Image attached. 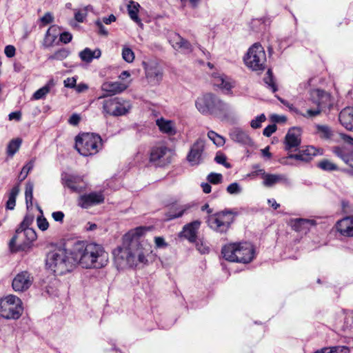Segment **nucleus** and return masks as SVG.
Returning a JSON list of instances; mask_svg holds the SVG:
<instances>
[{
    "mask_svg": "<svg viewBox=\"0 0 353 353\" xmlns=\"http://www.w3.org/2000/svg\"><path fill=\"white\" fill-rule=\"evenodd\" d=\"M145 228L139 227L126 233L121 245L113 251L114 261L117 269L136 267L139 264H146L147 257L152 252L151 245L141 236Z\"/></svg>",
    "mask_w": 353,
    "mask_h": 353,
    "instance_id": "1",
    "label": "nucleus"
},
{
    "mask_svg": "<svg viewBox=\"0 0 353 353\" xmlns=\"http://www.w3.org/2000/svg\"><path fill=\"white\" fill-rule=\"evenodd\" d=\"M75 256L79 258L80 265L85 268H102L107 265L109 261L108 253L104 248L95 243L77 244Z\"/></svg>",
    "mask_w": 353,
    "mask_h": 353,
    "instance_id": "2",
    "label": "nucleus"
},
{
    "mask_svg": "<svg viewBox=\"0 0 353 353\" xmlns=\"http://www.w3.org/2000/svg\"><path fill=\"white\" fill-rule=\"evenodd\" d=\"M198 111L203 114H212L221 119H228L234 115L235 110L230 103L212 93H206L195 101Z\"/></svg>",
    "mask_w": 353,
    "mask_h": 353,
    "instance_id": "3",
    "label": "nucleus"
},
{
    "mask_svg": "<svg viewBox=\"0 0 353 353\" xmlns=\"http://www.w3.org/2000/svg\"><path fill=\"white\" fill-rule=\"evenodd\" d=\"M221 253L227 261L243 263L251 262L255 256L254 246L248 242L225 245L223 247Z\"/></svg>",
    "mask_w": 353,
    "mask_h": 353,
    "instance_id": "4",
    "label": "nucleus"
},
{
    "mask_svg": "<svg viewBox=\"0 0 353 353\" xmlns=\"http://www.w3.org/2000/svg\"><path fill=\"white\" fill-rule=\"evenodd\" d=\"M46 264L49 270L57 275L70 272L74 266L67 252L62 249L50 252L46 256Z\"/></svg>",
    "mask_w": 353,
    "mask_h": 353,
    "instance_id": "5",
    "label": "nucleus"
},
{
    "mask_svg": "<svg viewBox=\"0 0 353 353\" xmlns=\"http://www.w3.org/2000/svg\"><path fill=\"white\" fill-rule=\"evenodd\" d=\"M103 147L101 137L94 133H83L76 137L75 148L84 157L97 154Z\"/></svg>",
    "mask_w": 353,
    "mask_h": 353,
    "instance_id": "6",
    "label": "nucleus"
},
{
    "mask_svg": "<svg viewBox=\"0 0 353 353\" xmlns=\"http://www.w3.org/2000/svg\"><path fill=\"white\" fill-rule=\"evenodd\" d=\"M36 239L37 234L32 228L19 226L9 242L10 250L12 252L26 251L31 248L32 242Z\"/></svg>",
    "mask_w": 353,
    "mask_h": 353,
    "instance_id": "7",
    "label": "nucleus"
},
{
    "mask_svg": "<svg viewBox=\"0 0 353 353\" xmlns=\"http://www.w3.org/2000/svg\"><path fill=\"white\" fill-rule=\"evenodd\" d=\"M244 62L252 70H263L265 68L266 54L262 46L259 43L252 46L244 57Z\"/></svg>",
    "mask_w": 353,
    "mask_h": 353,
    "instance_id": "8",
    "label": "nucleus"
},
{
    "mask_svg": "<svg viewBox=\"0 0 353 353\" xmlns=\"http://www.w3.org/2000/svg\"><path fill=\"white\" fill-rule=\"evenodd\" d=\"M330 96L324 90L314 89L310 91L309 102L315 105V108H308L301 115L305 118H313L320 114L321 110L326 107L330 103Z\"/></svg>",
    "mask_w": 353,
    "mask_h": 353,
    "instance_id": "9",
    "label": "nucleus"
},
{
    "mask_svg": "<svg viewBox=\"0 0 353 353\" xmlns=\"http://www.w3.org/2000/svg\"><path fill=\"white\" fill-rule=\"evenodd\" d=\"M132 108L130 101L122 97H113L103 102V113L114 117L126 114Z\"/></svg>",
    "mask_w": 353,
    "mask_h": 353,
    "instance_id": "10",
    "label": "nucleus"
},
{
    "mask_svg": "<svg viewBox=\"0 0 353 353\" xmlns=\"http://www.w3.org/2000/svg\"><path fill=\"white\" fill-rule=\"evenodd\" d=\"M174 151L163 145L152 148L150 153V161L154 165L163 167L171 163Z\"/></svg>",
    "mask_w": 353,
    "mask_h": 353,
    "instance_id": "11",
    "label": "nucleus"
},
{
    "mask_svg": "<svg viewBox=\"0 0 353 353\" xmlns=\"http://www.w3.org/2000/svg\"><path fill=\"white\" fill-rule=\"evenodd\" d=\"M233 221L231 211H223L215 214L210 215L207 223L212 230L219 232H225Z\"/></svg>",
    "mask_w": 353,
    "mask_h": 353,
    "instance_id": "12",
    "label": "nucleus"
},
{
    "mask_svg": "<svg viewBox=\"0 0 353 353\" xmlns=\"http://www.w3.org/2000/svg\"><path fill=\"white\" fill-rule=\"evenodd\" d=\"M205 141L203 139H196L191 145L186 159L192 166L198 165L203 163L205 159Z\"/></svg>",
    "mask_w": 353,
    "mask_h": 353,
    "instance_id": "13",
    "label": "nucleus"
},
{
    "mask_svg": "<svg viewBox=\"0 0 353 353\" xmlns=\"http://www.w3.org/2000/svg\"><path fill=\"white\" fill-rule=\"evenodd\" d=\"M146 78L152 85H157L163 78V70L161 65L154 61L143 62Z\"/></svg>",
    "mask_w": 353,
    "mask_h": 353,
    "instance_id": "14",
    "label": "nucleus"
},
{
    "mask_svg": "<svg viewBox=\"0 0 353 353\" xmlns=\"http://www.w3.org/2000/svg\"><path fill=\"white\" fill-rule=\"evenodd\" d=\"M34 281V277L28 271L18 273L13 279L12 286L15 292H23L28 290Z\"/></svg>",
    "mask_w": 353,
    "mask_h": 353,
    "instance_id": "15",
    "label": "nucleus"
},
{
    "mask_svg": "<svg viewBox=\"0 0 353 353\" xmlns=\"http://www.w3.org/2000/svg\"><path fill=\"white\" fill-rule=\"evenodd\" d=\"M104 199L102 192H91L81 195L78 199V205L82 208L87 209L103 203Z\"/></svg>",
    "mask_w": 353,
    "mask_h": 353,
    "instance_id": "16",
    "label": "nucleus"
},
{
    "mask_svg": "<svg viewBox=\"0 0 353 353\" xmlns=\"http://www.w3.org/2000/svg\"><path fill=\"white\" fill-rule=\"evenodd\" d=\"M212 79L213 85L219 88L225 94L230 93L234 86V81L223 74L214 72Z\"/></svg>",
    "mask_w": 353,
    "mask_h": 353,
    "instance_id": "17",
    "label": "nucleus"
},
{
    "mask_svg": "<svg viewBox=\"0 0 353 353\" xmlns=\"http://www.w3.org/2000/svg\"><path fill=\"white\" fill-rule=\"evenodd\" d=\"M61 180L63 186L72 192H81L85 188L81 176L65 174L62 176Z\"/></svg>",
    "mask_w": 353,
    "mask_h": 353,
    "instance_id": "18",
    "label": "nucleus"
},
{
    "mask_svg": "<svg viewBox=\"0 0 353 353\" xmlns=\"http://www.w3.org/2000/svg\"><path fill=\"white\" fill-rule=\"evenodd\" d=\"M128 85L121 81H105L101 85V90L106 94L99 97V99L105 97V96H112L119 94L128 88Z\"/></svg>",
    "mask_w": 353,
    "mask_h": 353,
    "instance_id": "19",
    "label": "nucleus"
},
{
    "mask_svg": "<svg viewBox=\"0 0 353 353\" xmlns=\"http://www.w3.org/2000/svg\"><path fill=\"white\" fill-rule=\"evenodd\" d=\"M285 150L296 151L301 144V132L298 128L289 130L285 135Z\"/></svg>",
    "mask_w": 353,
    "mask_h": 353,
    "instance_id": "20",
    "label": "nucleus"
},
{
    "mask_svg": "<svg viewBox=\"0 0 353 353\" xmlns=\"http://www.w3.org/2000/svg\"><path fill=\"white\" fill-rule=\"evenodd\" d=\"M23 312L22 306H12L8 303H1L0 316L7 319H17Z\"/></svg>",
    "mask_w": 353,
    "mask_h": 353,
    "instance_id": "21",
    "label": "nucleus"
},
{
    "mask_svg": "<svg viewBox=\"0 0 353 353\" xmlns=\"http://www.w3.org/2000/svg\"><path fill=\"white\" fill-rule=\"evenodd\" d=\"M231 139L241 145H252L253 141L248 133L241 128H234L230 132Z\"/></svg>",
    "mask_w": 353,
    "mask_h": 353,
    "instance_id": "22",
    "label": "nucleus"
},
{
    "mask_svg": "<svg viewBox=\"0 0 353 353\" xmlns=\"http://www.w3.org/2000/svg\"><path fill=\"white\" fill-rule=\"evenodd\" d=\"M201 221H194L184 225L180 236L187 239L190 242H194L196 239L197 231L200 227Z\"/></svg>",
    "mask_w": 353,
    "mask_h": 353,
    "instance_id": "23",
    "label": "nucleus"
},
{
    "mask_svg": "<svg viewBox=\"0 0 353 353\" xmlns=\"http://www.w3.org/2000/svg\"><path fill=\"white\" fill-rule=\"evenodd\" d=\"M288 179L285 174L267 173L263 176L262 185L266 188H272L278 183H288Z\"/></svg>",
    "mask_w": 353,
    "mask_h": 353,
    "instance_id": "24",
    "label": "nucleus"
},
{
    "mask_svg": "<svg viewBox=\"0 0 353 353\" xmlns=\"http://www.w3.org/2000/svg\"><path fill=\"white\" fill-rule=\"evenodd\" d=\"M336 229L343 236H353V216H347L339 221Z\"/></svg>",
    "mask_w": 353,
    "mask_h": 353,
    "instance_id": "25",
    "label": "nucleus"
},
{
    "mask_svg": "<svg viewBox=\"0 0 353 353\" xmlns=\"http://www.w3.org/2000/svg\"><path fill=\"white\" fill-rule=\"evenodd\" d=\"M341 124L347 130L353 131V108H346L339 115Z\"/></svg>",
    "mask_w": 353,
    "mask_h": 353,
    "instance_id": "26",
    "label": "nucleus"
},
{
    "mask_svg": "<svg viewBox=\"0 0 353 353\" xmlns=\"http://www.w3.org/2000/svg\"><path fill=\"white\" fill-rule=\"evenodd\" d=\"M156 124L162 133L170 136L175 135L176 133L175 123L171 120H167L161 117L157 119Z\"/></svg>",
    "mask_w": 353,
    "mask_h": 353,
    "instance_id": "27",
    "label": "nucleus"
},
{
    "mask_svg": "<svg viewBox=\"0 0 353 353\" xmlns=\"http://www.w3.org/2000/svg\"><path fill=\"white\" fill-rule=\"evenodd\" d=\"M315 224L316 221L312 219H296L294 221L292 227L297 232L306 233Z\"/></svg>",
    "mask_w": 353,
    "mask_h": 353,
    "instance_id": "28",
    "label": "nucleus"
},
{
    "mask_svg": "<svg viewBox=\"0 0 353 353\" xmlns=\"http://www.w3.org/2000/svg\"><path fill=\"white\" fill-rule=\"evenodd\" d=\"M333 152L346 164L353 167V155L350 154L349 149L345 146H336L332 149Z\"/></svg>",
    "mask_w": 353,
    "mask_h": 353,
    "instance_id": "29",
    "label": "nucleus"
},
{
    "mask_svg": "<svg viewBox=\"0 0 353 353\" xmlns=\"http://www.w3.org/2000/svg\"><path fill=\"white\" fill-rule=\"evenodd\" d=\"M79 55L83 61L85 63H90L94 59L100 58L101 56V51L99 48L92 50L89 48H85L83 50L79 52Z\"/></svg>",
    "mask_w": 353,
    "mask_h": 353,
    "instance_id": "30",
    "label": "nucleus"
},
{
    "mask_svg": "<svg viewBox=\"0 0 353 353\" xmlns=\"http://www.w3.org/2000/svg\"><path fill=\"white\" fill-rule=\"evenodd\" d=\"M55 81L50 79L47 83L42 88L37 90L32 95V99L39 100L44 99L50 90L55 86Z\"/></svg>",
    "mask_w": 353,
    "mask_h": 353,
    "instance_id": "31",
    "label": "nucleus"
},
{
    "mask_svg": "<svg viewBox=\"0 0 353 353\" xmlns=\"http://www.w3.org/2000/svg\"><path fill=\"white\" fill-rule=\"evenodd\" d=\"M315 128L316 134L321 139L327 140L333 137V130L328 125L317 124Z\"/></svg>",
    "mask_w": 353,
    "mask_h": 353,
    "instance_id": "32",
    "label": "nucleus"
},
{
    "mask_svg": "<svg viewBox=\"0 0 353 353\" xmlns=\"http://www.w3.org/2000/svg\"><path fill=\"white\" fill-rule=\"evenodd\" d=\"M56 26H53L49 28L47 30L42 43L44 48H47L53 45L57 37V35L56 34Z\"/></svg>",
    "mask_w": 353,
    "mask_h": 353,
    "instance_id": "33",
    "label": "nucleus"
},
{
    "mask_svg": "<svg viewBox=\"0 0 353 353\" xmlns=\"http://www.w3.org/2000/svg\"><path fill=\"white\" fill-rule=\"evenodd\" d=\"M140 8V5L134 1H130L128 5V12L130 17L134 21L137 23H141V20L138 17L139 9Z\"/></svg>",
    "mask_w": 353,
    "mask_h": 353,
    "instance_id": "34",
    "label": "nucleus"
},
{
    "mask_svg": "<svg viewBox=\"0 0 353 353\" xmlns=\"http://www.w3.org/2000/svg\"><path fill=\"white\" fill-rule=\"evenodd\" d=\"M22 143V140L20 138H17L11 140L8 144L6 152L7 154L12 157L19 150L21 145Z\"/></svg>",
    "mask_w": 353,
    "mask_h": 353,
    "instance_id": "35",
    "label": "nucleus"
},
{
    "mask_svg": "<svg viewBox=\"0 0 353 353\" xmlns=\"http://www.w3.org/2000/svg\"><path fill=\"white\" fill-rule=\"evenodd\" d=\"M19 189L18 186H14L8 195V200L6 202V209L7 210H13L16 205V198L17 194H19Z\"/></svg>",
    "mask_w": 353,
    "mask_h": 353,
    "instance_id": "36",
    "label": "nucleus"
},
{
    "mask_svg": "<svg viewBox=\"0 0 353 353\" xmlns=\"http://www.w3.org/2000/svg\"><path fill=\"white\" fill-rule=\"evenodd\" d=\"M34 185L31 182H28L26 185L25 197L27 208L32 205Z\"/></svg>",
    "mask_w": 353,
    "mask_h": 353,
    "instance_id": "37",
    "label": "nucleus"
},
{
    "mask_svg": "<svg viewBox=\"0 0 353 353\" xmlns=\"http://www.w3.org/2000/svg\"><path fill=\"white\" fill-rule=\"evenodd\" d=\"M315 353H350V350L349 348L345 346H336L322 348Z\"/></svg>",
    "mask_w": 353,
    "mask_h": 353,
    "instance_id": "38",
    "label": "nucleus"
},
{
    "mask_svg": "<svg viewBox=\"0 0 353 353\" xmlns=\"http://www.w3.org/2000/svg\"><path fill=\"white\" fill-rule=\"evenodd\" d=\"M70 52L67 48H61L56 51L53 54L48 57L49 60H58L62 61L66 59L70 54Z\"/></svg>",
    "mask_w": 353,
    "mask_h": 353,
    "instance_id": "39",
    "label": "nucleus"
},
{
    "mask_svg": "<svg viewBox=\"0 0 353 353\" xmlns=\"http://www.w3.org/2000/svg\"><path fill=\"white\" fill-rule=\"evenodd\" d=\"M208 137L217 146H222L225 142V139L222 136L212 130L208 132Z\"/></svg>",
    "mask_w": 353,
    "mask_h": 353,
    "instance_id": "40",
    "label": "nucleus"
},
{
    "mask_svg": "<svg viewBox=\"0 0 353 353\" xmlns=\"http://www.w3.org/2000/svg\"><path fill=\"white\" fill-rule=\"evenodd\" d=\"M264 82L273 92H275L277 90V87L274 81L272 72L270 69L267 71L266 75L264 77Z\"/></svg>",
    "mask_w": 353,
    "mask_h": 353,
    "instance_id": "41",
    "label": "nucleus"
},
{
    "mask_svg": "<svg viewBox=\"0 0 353 353\" xmlns=\"http://www.w3.org/2000/svg\"><path fill=\"white\" fill-rule=\"evenodd\" d=\"M1 303H8L12 306H22V302L21 299L17 296L12 294L7 296L1 302Z\"/></svg>",
    "mask_w": 353,
    "mask_h": 353,
    "instance_id": "42",
    "label": "nucleus"
},
{
    "mask_svg": "<svg viewBox=\"0 0 353 353\" xmlns=\"http://www.w3.org/2000/svg\"><path fill=\"white\" fill-rule=\"evenodd\" d=\"M34 165V159H31L22 168L21 173H20V177L21 180H24L30 171L32 170Z\"/></svg>",
    "mask_w": 353,
    "mask_h": 353,
    "instance_id": "43",
    "label": "nucleus"
},
{
    "mask_svg": "<svg viewBox=\"0 0 353 353\" xmlns=\"http://www.w3.org/2000/svg\"><path fill=\"white\" fill-rule=\"evenodd\" d=\"M195 245L197 250L201 254H206L209 252L210 248L208 245V243L204 241L203 239H199L198 240L196 239Z\"/></svg>",
    "mask_w": 353,
    "mask_h": 353,
    "instance_id": "44",
    "label": "nucleus"
},
{
    "mask_svg": "<svg viewBox=\"0 0 353 353\" xmlns=\"http://www.w3.org/2000/svg\"><path fill=\"white\" fill-rule=\"evenodd\" d=\"M122 57L128 63H132L134 59V52L128 47H124L122 50Z\"/></svg>",
    "mask_w": 353,
    "mask_h": 353,
    "instance_id": "45",
    "label": "nucleus"
},
{
    "mask_svg": "<svg viewBox=\"0 0 353 353\" xmlns=\"http://www.w3.org/2000/svg\"><path fill=\"white\" fill-rule=\"evenodd\" d=\"M183 39L179 34L173 33L170 36L169 41L175 50H179V46Z\"/></svg>",
    "mask_w": 353,
    "mask_h": 353,
    "instance_id": "46",
    "label": "nucleus"
},
{
    "mask_svg": "<svg viewBox=\"0 0 353 353\" xmlns=\"http://www.w3.org/2000/svg\"><path fill=\"white\" fill-rule=\"evenodd\" d=\"M208 181L212 184H219L223 181V176L221 174L211 172L207 176Z\"/></svg>",
    "mask_w": 353,
    "mask_h": 353,
    "instance_id": "47",
    "label": "nucleus"
},
{
    "mask_svg": "<svg viewBox=\"0 0 353 353\" xmlns=\"http://www.w3.org/2000/svg\"><path fill=\"white\" fill-rule=\"evenodd\" d=\"M252 168L253 171L248 174V176L254 179L258 176H261V179H263V176L266 174L265 170L261 168V167L259 165H254L252 166Z\"/></svg>",
    "mask_w": 353,
    "mask_h": 353,
    "instance_id": "48",
    "label": "nucleus"
},
{
    "mask_svg": "<svg viewBox=\"0 0 353 353\" xmlns=\"http://www.w3.org/2000/svg\"><path fill=\"white\" fill-rule=\"evenodd\" d=\"M226 190L230 194H241L243 190L241 186L236 182L230 183L227 187Z\"/></svg>",
    "mask_w": 353,
    "mask_h": 353,
    "instance_id": "49",
    "label": "nucleus"
},
{
    "mask_svg": "<svg viewBox=\"0 0 353 353\" xmlns=\"http://www.w3.org/2000/svg\"><path fill=\"white\" fill-rule=\"evenodd\" d=\"M304 157L308 159V161H311L316 154V149L313 146H307L305 149L301 150Z\"/></svg>",
    "mask_w": 353,
    "mask_h": 353,
    "instance_id": "50",
    "label": "nucleus"
},
{
    "mask_svg": "<svg viewBox=\"0 0 353 353\" xmlns=\"http://www.w3.org/2000/svg\"><path fill=\"white\" fill-rule=\"evenodd\" d=\"M266 120V117L264 114H261L257 116L255 119H252L250 122V125L254 129L261 128V124Z\"/></svg>",
    "mask_w": 353,
    "mask_h": 353,
    "instance_id": "51",
    "label": "nucleus"
},
{
    "mask_svg": "<svg viewBox=\"0 0 353 353\" xmlns=\"http://www.w3.org/2000/svg\"><path fill=\"white\" fill-rule=\"evenodd\" d=\"M319 167L323 170L331 171L336 170V165L328 160H323L319 163Z\"/></svg>",
    "mask_w": 353,
    "mask_h": 353,
    "instance_id": "52",
    "label": "nucleus"
},
{
    "mask_svg": "<svg viewBox=\"0 0 353 353\" xmlns=\"http://www.w3.org/2000/svg\"><path fill=\"white\" fill-rule=\"evenodd\" d=\"M190 208V206L185 205L176 210V212L174 213L170 212L168 215V219H174L176 218L181 217L185 211Z\"/></svg>",
    "mask_w": 353,
    "mask_h": 353,
    "instance_id": "53",
    "label": "nucleus"
},
{
    "mask_svg": "<svg viewBox=\"0 0 353 353\" xmlns=\"http://www.w3.org/2000/svg\"><path fill=\"white\" fill-rule=\"evenodd\" d=\"M37 226L38 228L42 230H46L49 227V223L46 218L43 216H39L37 219Z\"/></svg>",
    "mask_w": 353,
    "mask_h": 353,
    "instance_id": "54",
    "label": "nucleus"
},
{
    "mask_svg": "<svg viewBox=\"0 0 353 353\" xmlns=\"http://www.w3.org/2000/svg\"><path fill=\"white\" fill-rule=\"evenodd\" d=\"M214 160L217 163L221 164L227 168L231 167L230 164L226 162V157L223 154H217Z\"/></svg>",
    "mask_w": 353,
    "mask_h": 353,
    "instance_id": "55",
    "label": "nucleus"
},
{
    "mask_svg": "<svg viewBox=\"0 0 353 353\" xmlns=\"http://www.w3.org/2000/svg\"><path fill=\"white\" fill-rule=\"evenodd\" d=\"M179 50H181L184 52H190L192 51V46L189 41L185 39H183L181 44L179 46Z\"/></svg>",
    "mask_w": 353,
    "mask_h": 353,
    "instance_id": "56",
    "label": "nucleus"
},
{
    "mask_svg": "<svg viewBox=\"0 0 353 353\" xmlns=\"http://www.w3.org/2000/svg\"><path fill=\"white\" fill-rule=\"evenodd\" d=\"M276 130L275 124L269 125L263 130V134L267 137H270Z\"/></svg>",
    "mask_w": 353,
    "mask_h": 353,
    "instance_id": "57",
    "label": "nucleus"
},
{
    "mask_svg": "<svg viewBox=\"0 0 353 353\" xmlns=\"http://www.w3.org/2000/svg\"><path fill=\"white\" fill-rule=\"evenodd\" d=\"M344 326L345 329L353 330V312L346 316Z\"/></svg>",
    "mask_w": 353,
    "mask_h": 353,
    "instance_id": "58",
    "label": "nucleus"
},
{
    "mask_svg": "<svg viewBox=\"0 0 353 353\" xmlns=\"http://www.w3.org/2000/svg\"><path fill=\"white\" fill-rule=\"evenodd\" d=\"M54 17L50 12H46L41 18V21L43 25H47L52 23Z\"/></svg>",
    "mask_w": 353,
    "mask_h": 353,
    "instance_id": "59",
    "label": "nucleus"
},
{
    "mask_svg": "<svg viewBox=\"0 0 353 353\" xmlns=\"http://www.w3.org/2000/svg\"><path fill=\"white\" fill-rule=\"evenodd\" d=\"M16 49L12 45L6 46L4 50L5 54L9 58H12L15 55Z\"/></svg>",
    "mask_w": 353,
    "mask_h": 353,
    "instance_id": "60",
    "label": "nucleus"
},
{
    "mask_svg": "<svg viewBox=\"0 0 353 353\" xmlns=\"http://www.w3.org/2000/svg\"><path fill=\"white\" fill-rule=\"evenodd\" d=\"M72 35L68 32H64L60 34V41L64 43H68L71 41Z\"/></svg>",
    "mask_w": 353,
    "mask_h": 353,
    "instance_id": "61",
    "label": "nucleus"
},
{
    "mask_svg": "<svg viewBox=\"0 0 353 353\" xmlns=\"http://www.w3.org/2000/svg\"><path fill=\"white\" fill-rule=\"evenodd\" d=\"M86 17V11L85 10H78L74 13V19L78 22H83L84 19Z\"/></svg>",
    "mask_w": 353,
    "mask_h": 353,
    "instance_id": "62",
    "label": "nucleus"
},
{
    "mask_svg": "<svg viewBox=\"0 0 353 353\" xmlns=\"http://www.w3.org/2000/svg\"><path fill=\"white\" fill-rule=\"evenodd\" d=\"M64 85L66 88H73L76 86L77 79L75 77H69L64 80Z\"/></svg>",
    "mask_w": 353,
    "mask_h": 353,
    "instance_id": "63",
    "label": "nucleus"
},
{
    "mask_svg": "<svg viewBox=\"0 0 353 353\" xmlns=\"http://www.w3.org/2000/svg\"><path fill=\"white\" fill-rule=\"evenodd\" d=\"M154 243L156 247L158 248H163L168 246V243L165 241L164 239L161 236H157L154 238Z\"/></svg>",
    "mask_w": 353,
    "mask_h": 353,
    "instance_id": "64",
    "label": "nucleus"
}]
</instances>
